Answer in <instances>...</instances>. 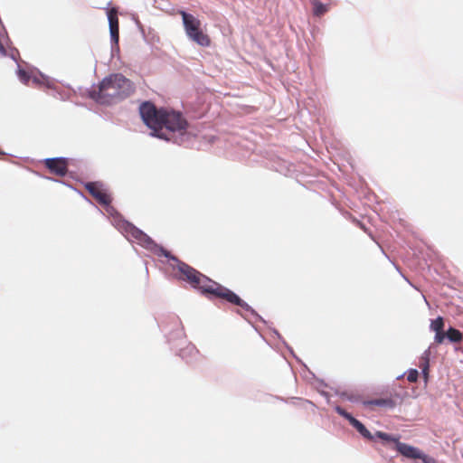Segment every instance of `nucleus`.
<instances>
[{
    "label": "nucleus",
    "mask_w": 463,
    "mask_h": 463,
    "mask_svg": "<svg viewBox=\"0 0 463 463\" xmlns=\"http://www.w3.org/2000/svg\"><path fill=\"white\" fill-rule=\"evenodd\" d=\"M199 351L193 344H188L184 348L180 350V356L184 359L186 362L191 361L196 355H198Z\"/></svg>",
    "instance_id": "10"
},
{
    "label": "nucleus",
    "mask_w": 463,
    "mask_h": 463,
    "mask_svg": "<svg viewBox=\"0 0 463 463\" xmlns=\"http://www.w3.org/2000/svg\"><path fill=\"white\" fill-rule=\"evenodd\" d=\"M135 90L133 82L121 73L110 74L104 78L90 97L100 104H112L129 97Z\"/></svg>",
    "instance_id": "3"
},
{
    "label": "nucleus",
    "mask_w": 463,
    "mask_h": 463,
    "mask_svg": "<svg viewBox=\"0 0 463 463\" xmlns=\"http://www.w3.org/2000/svg\"><path fill=\"white\" fill-rule=\"evenodd\" d=\"M17 74H18L19 80L23 83L28 84V82H29V80L31 79V76H30V74L26 71H24L23 69H19Z\"/></svg>",
    "instance_id": "18"
},
{
    "label": "nucleus",
    "mask_w": 463,
    "mask_h": 463,
    "mask_svg": "<svg viewBox=\"0 0 463 463\" xmlns=\"http://www.w3.org/2000/svg\"><path fill=\"white\" fill-rule=\"evenodd\" d=\"M396 450L407 458L421 459L423 463H434V459L425 455L418 448L406 443L397 442Z\"/></svg>",
    "instance_id": "6"
},
{
    "label": "nucleus",
    "mask_w": 463,
    "mask_h": 463,
    "mask_svg": "<svg viewBox=\"0 0 463 463\" xmlns=\"http://www.w3.org/2000/svg\"><path fill=\"white\" fill-rule=\"evenodd\" d=\"M364 404L367 406H381V407L393 408L395 406V402L392 398L374 399V400L365 402Z\"/></svg>",
    "instance_id": "11"
},
{
    "label": "nucleus",
    "mask_w": 463,
    "mask_h": 463,
    "mask_svg": "<svg viewBox=\"0 0 463 463\" xmlns=\"http://www.w3.org/2000/svg\"><path fill=\"white\" fill-rule=\"evenodd\" d=\"M419 377V373L416 369H411L407 374V380L410 383H416Z\"/></svg>",
    "instance_id": "19"
},
{
    "label": "nucleus",
    "mask_w": 463,
    "mask_h": 463,
    "mask_svg": "<svg viewBox=\"0 0 463 463\" xmlns=\"http://www.w3.org/2000/svg\"><path fill=\"white\" fill-rule=\"evenodd\" d=\"M45 167L58 176H65L68 173V159L63 157L47 158L43 161Z\"/></svg>",
    "instance_id": "7"
},
{
    "label": "nucleus",
    "mask_w": 463,
    "mask_h": 463,
    "mask_svg": "<svg viewBox=\"0 0 463 463\" xmlns=\"http://www.w3.org/2000/svg\"><path fill=\"white\" fill-rule=\"evenodd\" d=\"M85 189L101 205L107 206L111 203V197L107 193L100 182H88L84 184Z\"/></svg>",
    "instance_id": "5"
},
{
    "label": "nucleus",
    "mask_w": 463,
    "mask_h": 463,
    "mask_svg": "<svg viewBox=\"0 0 463 463\" xmlns=\"http://www.w3.org/2000/svg\"><path fill=\"white\" fill-rule=\"evenodd\" d=\"M141 118L145 124L153 130V135L169 140L170 137L164 131L183 134L188 123L180 112L158 109L151 102H144L139 108Z\"/></svg>",
    "instance_id": "2"
},
{
    "label": "nucleus",
    "mask_w": 463,
    "mask_h": 463,
    "mask_svg": "<svg viewBox=\"0 0 463 463\" xmlns=\"http://www.w3.org/2000/svg\"><path fill=\"white\" fill-rule=\"evenodd\" d=\"M119 228L128 241L136 242L147 250H153L159 256H165L176 261V269L179 272V279L186 281L191 285V287L199 290L203 295L223 299L231 304L241 307L247 311L250 309V307L233 291L211 279L188 264L177 260L175 256H172L169 251L162 246L157 245L147 234L132 223L124 221L120 224Z\"/></svg>",
    "instance_id": "1"
},
{
    "label": "nucleus",
    "mask_w": 463,
    "mask_h": 463,
    "mask_svg": "<svg viewBox=\"0 0 463 463\" xmlns=\"http://www.w3.org/2000/svg\"><path fill=\"white\" fill-rule=\"evenodd\" d=\"M447 338L452 343H458L462 340V333L454 327H449L446 332Z\"/></svg>",
    "instance_id": "13"
},
{
    "label": "nucleus",
    "mask_w": 463,
    "mask_h": 463,
    "mask_svg": "<svg viewBox=\"0 0 463 463\" xmlns=\"http://www.w3.org/2000/svg\"><path fill=\"white\" fill-rule=\"evenodd\" d=\"M444 327V320L441 317L431 321L430 329L434 332L442 331Z\"/></svg>",
    "instance_id": "16"
},
{
    "label": "nucleus",
    "mask_w": 463,
    "mask_h": 463,
    "mask_svg": "<svg viewBox=\"0 0 463 463\" xmlns=\"http://www.w3.org/2000/svg\"><path fill=\"white\" fill-rule=\"evenodd\" d=\"M335 411L339 415L345 418L350 423H351L352 419H354L349 412H347L345 410H344L343 408H341L339 406H337L335 408Z\"/></svg>",
    "instance_id": "21"
},
{
    "label": "nucleus",
    "mask_w": 463,
    "mask_h": 463,
    "mask_svg": "<svg viewBox=\"0 0 463 463\" xmlns=\"http://www.w3.org/2000/svg\"><path fill=\"white\" fill-rule=\"evenodd\" d=\"M108 18L109 24V32L111 41L118 44L119 40V24H118V10L116 8H111L108 12Z\"/></svg>",
    "instance_id": "8"
},
{
    "label": "nucleus",
    "mask_w": 463,
    "mask_h": 463,
    "mask_svg": "<svg viewBox=\"0 0 463 463\" xmlns=\"http://www.w3.org/2000/svg\"><path fill=\"white\" fill-rule=\"evenodd\" d=\"M445 337H447V335H446V332H444L443 330L435 332L434 341L436 344L439 345L444 342Z\"/></svg>",
    "instance_id": "22"
},
{
    "label": "nucleus",
    "mask_w": 463,
    "mask_h": 463,
    "mask_svg": "<svg viewBox=\"0 0 463 463\" xmlns=\"http://www.w3.org/2000/svg\"><path fill=\"white\" fill-rule=\"evenodd\" d=\"M429 362H430V351L426 350L420 357V367L422 370V373L425 378L428 377L429 373Z\"/></svg>",
    "instance_id": "14"
},
{
    "label": "nucleus",
    "mask_w": 463,
    "mask_h": 463,
    "mask_svg": "<svg viewBox=\"0 0 463 463\" xmlns=\"http://www.w3.org/2000/svg\"><path fill=\"white\" fill-rule=\"evenodd\" d=\"M351 425L365 439L372 440L373 439L371 432L364 427V425L356 419H352Z\"/></svg>",
    "instance_id": "12"
},
{
    "label": "nucleus",
    "mask_w": 463,
    "mask_h": 463,
    "mask_svg": "<svg viewBox=\"0 0 463 463\" xmlns=\"http://www.w3.org/2000/svg\"><path fill=\"white\" fill-rule=\"evenodd\" d=\"M313 14L321 17L330 10V4H323L319 0H311Z\"/></svg>",
    "instance_id": "9"
},
{
    "label": "nucleus",
    "mask_w": 463,
    "mask_h": 463,
    "mask_svg": "<svg viewBox=\"0 0 463 463\" xmlns=\"http://www.w3.org/2000/svg\"><path fill=\"white\" fill-rule=\"evenodd\" d=\"M335 411L339 415L345 418L350 423H351L352 419H354L349 412H347L345 410H344L343 408H341L339 406H337L335 408Z\"/></svg>",
    "instance_id": "20"
},
{
    "label": "nucleus",
    "mask_w": 463,
    "mask_h": 463,
    "mask_svg": "<svg viewBox=\"0 0 463 463\" xmlns=\"http://www.w3.org/2000/svg\"><path fill=\"white\" fill-rule=\"evenodd\" d=\"M375 435H376V437H378L379 439H381L384 441L395 443V448L397 447V442L400 441L399 437H394V436H392V435L383 432V431H377L375 433Z\"/></svg>",
    "instance_id": "15"
},
{
    "label": "nucleus",
    "mask_w": 463,
    "mask_h": 463,
    "mask_svg": "<svg viewBox=\"0 0 463 463\" xmlns=\"http://www.w3.org/2000/svg\"><path fill=\"white\" fill-rule=\"evenodd\" d=\"M179 14L182 16L184 27L187 36L201 46H210L211 39L202 31L200 20L184 11H180Z\"/></svg>",
    "instance_id": "4"
},
{
    "label": "nucleus",
    "mask_w": 463,
    "mask_h": 463,
    "mask_svg": "<svg viewBox=\"0 0 463 463\" xmlns=\"http://www.w3.org/2000/svg\"><path fill=\"white\" fill-rule=\"evenodd\" d=\"M6 36L4 33L0 32V56L5 57L6 55Z\"/></svg>",
    "instance_id": "17"
}]
</instances>
